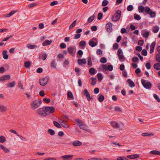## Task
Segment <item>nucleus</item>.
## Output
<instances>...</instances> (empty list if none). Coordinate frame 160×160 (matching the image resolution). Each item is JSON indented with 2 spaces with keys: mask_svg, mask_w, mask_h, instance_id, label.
<instances>
[{
  "mask_svg": "<svg viewBox=\"0 0 160 160\" xmlns=\"http://www.w3.org/2000/svg\"><path fill=\"white\" fill-rule=\"evenodd\" d=\"M145 12L146 14H148L151 18H154L156 15V12L152 11L148 6H146L145 8Z\"/></svg>",
  "mask_w": 160,
  "mask_h": 160,
  "instance_id": "obj_1",
  "label": "nucleus"
},
{
  "mask_svg": "<svg viewBox=\"0 0 160 160\" xmlns=\"http://www.w3.org/2000/svg\"><path fill=\"white\" fill-rule=\"evenodd\" d=\"M121 11L120 10H118L112 16V20L114 22L117 21L120 18L121 15Z\"/></svg>",
  "mask_w": 160,
  "mask_h": 160,
  "instance_id": "obj_2",
  "label": "nucleus"
},
{
  "mask_svg": "<svg viewBox=\"0 0 160 160\" xmlns=\"http://www.w3.org/2000/svg\"><path fill=\"white\" fill-rule=\"evenodd\" d=\"M141 81L143 87L145 88L150 89L151 88L152 85L150 82H146V80L144 79H141Z\"/></svg>",
  "mask_w": 160,
  "mask_h": 160,
  "instance_id": "obj_3",
  "label": "nucleus"
},
{
  "mask_svg": "<svg viewBox=\"0 0 160 160\" xmlns=\"http://www.w3.org/2000/svg\"><path fill=\"white\" fill-rule=\"evenodd\" d=\"M47 116L50 113L54 112L55 111V108L52 106H46L44 108Z\"/></svg>",
  "mask_w": 160,
  "mask_h": 160,
  "instance_id": "obj_4",
  "label": "nucleus"
},
{
  "mask_svg": "<svg viewBox=\"0 0 160 160\" xmlns=\"http://www.w3.org/2000/svg\"><path fill=\"white\" fill-rule=\"evenodd\" d=\"M74 121L76 122L77 124L79 125L80 128L84 130H86V126L84 124L83 122L78 119H75Z\"/></svg>",
  "mask_w": 160,
  "mask_h": 160,
  "instance_id": "obj_5",
  "label": "nucleus"
},
{
  "mask_svg": "<svg viewBox=\"0 0 160 160\" xmlns=\"http://www.w3.org/2000/svg\"><path fill=\"white\" fill-rule=\"evenodd\" d=\"M37 111L38 114L40 116L44 117L47 116V114L46 113L44 108H39L37 109Z\"/></svg>",
  "mask_w": 160,
  "mask_h": 160,
  "instance_id": "obj_6",
  "label": "nucleus"
},
{
  "mask_svg": "<svg viewBox=\"0 0 160 160\" xmlns=\"http://www.w3.org/2000/svg\"><path fill=\"white\" fill-rule=\"evenodd\" d=\"M49 78L48 77H45L39 80V82L40 85L44 86L46 85L48 81Z\"/></svg>",
  "mask_w": 160,
  "mask_h": 160,
  "instance_id": "obj_7",
  "label": "nucleus"
},
{
  "mask_svg": "<svg viewBox=\"0 0 160 160\" xmlns=\"http://www.w3.org/2000/svg\"><path fill=\"white\" fill-rule=\"evenodd\" d=\"M112 23L110 22H108L106 24V30L108 32H111L112 31Z\"/></svg>",
  "mask_w": 160,
  "mask_h": 160,
  "instance_id": "obj_8",
  "label": "nucleus"
},
{
  "mask_svg": "<svg viewBox=\"0 0 160 160\" xmlns=\"http://www.w3.org/2000/svg\"><path fill=\"white\" fill-rule=\"evenodd\" d=\"M89 44L92 47L96 46L98 44V41L95 38H93L89 42Z\"/></svg>",
  "mask_w": 160,
  "mask_h": 160,
  "instance_id": "obj_9",
  "label": "nucleus"
},
{
  "mask_svg": "<svg viewBox=\"0 0 160 160\" xmlns=\"http://www.w3.org/2000/svg\"><path fill=\"white\" fill-rule=\"evenodd\" d=\"M117 53L118 59L120 60H121L124 58V56L123 55V52L121 49H118V50Z\"/></svg>",
  "mask_w": 160,
  "mask_h": 160,
  "instance_id": "obj_10",
  "label": "nucleus"
},
{
  "mask_svg": "<svg viewBox=\"0 0 160 160\" xmlns=\"http://www.w3.org/2000/svg\"><path fill=\"white\" fill-rule=\"evenodd\" d=\"M141 34L144 38L148 37L149 34V32L147 31L146 29L142 30L141 31Z\"/></svg>",
  "mask_w": 160,
  "mask_h": 160,
  "instance_id": "obj_11",
  "label": "nucleus"
},
{
  "mask_svg": "<svg viewBox=\"0 0 160 160\" xmlns=\"http://www.w3.org/2000/svg\"><path fill=\"white\" fill-rule=\"evenodd\" d=\"M83 94L85 96L88 101H89L91 100L90 95L88 90L86 89H84L83 91Z\"/></svg>",
  "mask_w": 160,
  "mask_h": 160,
  "instance_id": "obj_12",
  "label": "nucleus"
},
{
  "mask_svg": "<svg viewBox=\"0 0 160 160\" xmlns=\"http://www.w3.org/2000/svg\"><path fill=\"white\" fill-rule=\"evenodd\" d=\"M31 106L34 109H36L38 108L40 106L39 104H38V101L35 100L33 102L31 103Z\"/></svg>",
  "mask_w": 160,
  "mask_h": 160,
  "instance_id": "obj_13",
  "label": "nucleus"
},
{
  "mask_svg": "<svg viewBox=\"0 0 160 160\" xmlns=\"http://www.w3.org/2000/svg\"><path fill=\"white\" fill-rule=\"evenodd\" d=\"M10 78V75H5L0 77V81H5L6 80L9 79Z\"/></svg>",
  "mask_w": 160,
  "mask_h": 160,
  "instance_id": "obj_14",
  "label": "nucleus"
},
{
  "mask_svg": "<svg viewBox=\"0 0 160 160\" xmlns=\"http://www.w3.org/2000/svg\"><path fill=\"white\" fill-rule=\"evenodd\" d=\"M111 125L114 128H118L120 127V125L115 121L111 122Z\"/></svg>",
  "mask_w": 160,
  "mask_h": 160,
  "instance_id": "obj_15",
  "label": "nucleus"
},
{
  "mask_svg": "<svg viewBox=\"0 0 160 160\" xmlns=\"http://www.w3.org/2000/svg\"><path fill=\"white\" fill-rule=\"evenodd\" d=\"M73 155L71 154H68L62 156V157L64 159V160H71L70 158H71Z\"/></svg>",
  "mask_w": 160,
  "mask_h": 160,
  "instance_id": "obj_16",
  "label": "nucleus"
},
{
  "mask_svg": "<svg viewBox=\"0 0 160 160\" xmlns=\"http://www.w3.org/2000/svg\"><path fill=\"white\" fill-rule=\"evenodd\" d=\"M78 62L79 65H81L82 64L86 63V60L85 58L79 59L78 60Z\"/></svg>",
  "mask_w": 160,
  "mask_h": 160,
  "instance_id": "obj_17",
  "label": "nucleus"
},
{
  "mask_svg": "<svg viewBox=\"0 0 160 160\" xmlns=\"http://www.w3.org/2000/svg\"><path fill=\"white\" fill-rule=\"evenodd\" d=\"M82 143L80 141L76 140L73 142L72 144L74 146H79L82 145Z\"/></svg>",
  "mask_w": 160,
  "mask_h": 160,
  "instance_id": "obj_18",
  "label": "nucleus"
},
{
  "mask_svg": "<svg viewBox=\"0 0 160 160\" xmlns=\"http://www.w3.org/2000/svg\"><path fill=\"white\" fill-rule=\"evenodd\" d=\"M127 82L129 83L130 87L131 88L135 86V83L134 82L132 81L130 79H128L127 80Z\"/></svg>",
  "mask_w": 160,
  "mask_h": 160,
  "instance_id": "obj_19",
  "label": "nucleus"
},
{
  "mask_svg": "<svg viewBox=\"0 0 160 160\" xmlns=\"http://www.w3.org/2000/svg\"><path fill=\"white\" fill-rule=\"evenodd\" d=\"M0 148L3 150L6 153L9 152L10 151L7 148L4 146L2 144H0Z\"/></svg>",
  "mask_w": 160,
  "mask_h": 160,
  "instance_id": "obj_20",
  "label": "nucleus"
},
{
  "mask_svg": "<svg viewBox=\"0 0 160 160\" xmlns=\"http://www.w3.org/2000/svg\"><path fill=\"white\" fill-rule=\"evenodd\" d=\"M7 110V107L2 105H0V112H3Z\"/></svg>",
  "mask_w": 160,
  "mask_h": 160,
  "instance_id": "obj_21",
  "label": "nucleus"
},
{
  "mask_svg": "<svg viewBox=\"0 0 160 160\" xmlns=\"http://www.w3.org/2000/svg\"><path fill=\"white\" fill-rule=\"evenodd\" d=\"M16 84L15 81H13L12 82L9 83L7 84V86L9 88H11L14 87Z\"/></svg>",
  "mask_w": 160,
  "mask_h": 160,
  "instance_id": "obj_22",
  "label": "nucleus"
},
{
  "mask_svg": "<svg viewBox=\"0 0 160 160\" xmlns=\"http://www.w3.org/2000/svg\"><path fill=\"white\" fill-rule=\"evenodd\" d=\"M52 42V41H49V40H45L42 43V45L43 46H46L51 44Z\"/></svg>",
  "mask_w": 160,
  "mask_h": 160,
  "instance_id": "obj_23",
  "label": "nucleus"
},
{
  "mask_svg": "<svg viewBox=\"0 0 160 160\" xmlns=\"http://www.w3.org/2000/svg\"><path fill=\"white\" fill-rule=\"evenodd\" d=\"M149 153L153 155H160V151L156 150H152L149 152Z\"/></svg>",
  "mask_w": 160,
  "mask_h": 160,
  "instance_id": "obj_24",
  "label": "nucleus"
},
{
  "mask_svg": "<svg viewBox=\"0 0 160 160\" xmlns=\"http://www.w3.org/2000/svg\"><path fill=\"white\" fill-rule=\"evenodd\" d=\"M74 49L73 47H69L67 49L68 52L71 54L73 53Z\"/></svg>",
  "mask_w": 160,
  "mask_h": 160,
  "instance_id": "obj_25",
  "label": "nucleus"
},
{
  "mask_svg": "<svg viewBox=\"0 0 160 160\" xmlns=\"http://www.w3.org/2000/svg\"><path fill=\"white\" fill-rule=\"evenodd\" d=\"M3 58L5 59H7L8 58V55L7 54V51L4 50L2 52Z\"/></svg>",
  "mask_w": 160,
  "mask_h": 160,
  "instance_id": "obj_26",
  "label": "nucleus"
},
{
  "mask_svg": "<svg viewBox=\"0 0 160 160\" xmlns=\"http://www.w3.org/2000/svg\"><path fill=\"white\" fill-rule=\"evenodd\" d=\"M57 64L56 63V61L54 60H53L51 63V67L53 68H56Z\"/></svg>",
  "mask_w": 160,
  "mask_h": 160,
  "instance_id": "obj_27",
  "label": "nucleus"
},
{
  "mask_svg": "<svg viewBox=\"0 0 160 160\" xmlns=\"http://www.w3.org/2000/svg\"><path fill=\"white\" fill-rule=\"evenodd\" d=\"M88 65L89 67H91L92 65V58L91 57H89L88 58Z\"/></svg>",
  "mask_w": 160,
  "mask_h": 160,
  "instance_id": "obj_28",
  "label": "nucleus"
},
{
  "mask_svg": "<svg viewBox=\"0 0 160 160\" xmlns=\"http://www.w3.org/2000/svg\"><path fill=\"white\" fill-rule=\"evenodd\" d=\"M114 109V111L116 112H121L122 111V108L119 106H115Z\"/></svg>",
  "mask_w": 160,
  "mask_h": 160,
  "instance_id": "obj_29",
  "label": "nucleus"
},
{
  "mask_svg": "<svg viewBox=\"0 0 160 160\" xmlns=\"http://www.w3.org/2000/svg\"><path fill=\"white\" fill-rule=\"evenodd\" d=\"M153 67L155 69L157 70H160V63H155L154 64Z\"/></svg>",
  "mask_w": 160,
  "mask_h": 160,
  "instance_id": "obj_30",
  "label": "nucleus"
},
{
  "mask_svg": "<svg viewBox=\"0 0 160 160\" xmlns=\"http://www.w3.org/2000/svg\"><path fill=\"white\" fill-rule=\"evenodd\" d=\"M138 10L139 13L143 12L145 11V8L143 6L141 5L138 7Z\"/></svg>",
  "mask_w": 160,
  "mask_h": 160,
  "instance_id": "obj_31",
  "label": "nucleus"
},
{
  "mask_svg": "<svg viewBox=\"0 0 160 160\" xmlns=\"http://www.w3.org/2000/svg\"><path fill=\"white\" fill-rule=\"evenodd\" d=\"M60 123L61 125L65 128H68L69 127L68 125L67 124H66L64 121H62Z\"/></svg>",
  "mask_w": 160,
  "mask_h": 160,
  "instance_id": "obj_32",
  "label": "nucleus"
},
{
  "mask_svg": "<svg viewBox=\"0 0 160 160\" xmlns=\"http://www.w3.org/2000/svg\"><path fill=\"white\" fill-rule=\"evenodd\" d=\"M159 27L158 26H156L155 27H153L152 29L153 32L154 33H157L159 31Z\"/></svg>",
  "mask_w": 160,
  "mask_h": 160,
  "instance_id": "obj_33",
  "label": "nucleus"
},
{
  "mask_svg": "<svg viewBox=\"0 0 160 160\" xmlns=\"http://www.w3.org/2000/svg\"><path fill=\"white\" fill-rule=\"evenodd\" d=\"M89 72L93 75H94L96 74L95 69L93 68H90L89 70Z\"/></svg>",
  "mask_w": 160,
  "mask_h": 160,
  "instance_id": "obj_34",
  "label": "nucleus"
},
{
  "mask_svg": "<svg viewBox=\"0 0 160 160\" xmlns=\"http://www.w3.org/2000/svg\"><path fill=\"white\" fill-rule=\"evenodd\" d=\"M90 79L92 80L91 84L93 85H95L96 83V78L95 77H92Z\"/></svg>",
  "mask_w": 160,
  "mask_h": 160,
  "instance_id": "obj_35",
  "label": "nucleus"
},
{
  "mask_svg": "<svg viewBox=\"0 0 160 160\" xmlns=\"http://www.w3.org/2000/svg\"><path fill=\"white\" fill-rule=\"evenodd\" d=\"M134 18L135 19L139 21L141 19V18L139 15L136 13L134 14Z\"/></svg>",
  "mask_w": 160,
  "mask_h": 160,
  "instance_id": "obj_36",
  "label": "nucleus"
},
{
  "mask_svg": "<svg viewBox=\"0 0 160 160\" xmlns=\"http://www.w3.org/2000/svg\"><path fill=\"white\" fill-rule=\"evenodd\" d=\"M95 18V16L94 15H92V16L89 17L88 19V22L90 23L92 22V21L94 20Z\"/></svg>",
  "mask_w": 160,
  "mask_h": 160,
  "instance_id": "obj_37",
  "label": "nucleus"
},
{
  "mask_svg": "<svg viewBox=\"0 0 160 160\" xmlns=\"http://www.w3.org/2000/svg\"><path fill=\"white\" fill-rule=\"evenodd\" d=\"M98 96L99 97L98 98V100L100 102H102L103 101L105 98L104 96L103 95H99Z\"/></svg>",
  "mask_w": 160,
  "mask_h": 160,
  "instance_id": "obj_38",
  "label": "nucleus"
},
{
  "mask_svg": "<svg viewBox=\"0 0 160 160\" xmlns=\"http://www.w3.org/2000/svg\"><path fill=\"white\" fill-rule=\"evenodd\" d=\"M53 124L55 126H56V127L58 128H61V125L57 122H56L55 121H53Z\"/></svg>",
  "mask_w": 160,
  "mask_h": 160,
  "instance_id": "obj_39",
  "label": "nucleus"
},
{
  "mask_svg": "<svg viewBox=\"0 0 160 160\" xmlns=\"http://www.w3.org/2000/svg\"><path fill=\"white\" fill-rule=\"evenodd\" d=\"M17 12L16 11L13 10L12 11L10 12L9 14H7L6 16L7 17H9L12 15L14 14L15 12Z\"/></svg>",
  "mask_w": 160,
  "mask_h": 160,
  "instance_id": "obj_40",
  "label": "nucleus"
},
{
  "mask_svg": "<svg viewBox=\"0 0 160 160\" xmlns=\"http://www.w3.org/2000/svg\"><path fill=\"white\" fill-rule=\"evenodd\" d=\"M77 22V20L74 21L69 27V29L72 28L75 26Z\"/></svg>",
  "mask_w": 160,
  "mask_h": 160,
  "instance_id": "obj_41",
  "label": "nucleus"
},
{
  "mask_svg": "<svg viewBox=\"0 0 160 160\" xmlns=\"http://www.w3.org/2000/svg\"><path fill=\"white\" fill-rule=\"evenodd\" d=\"M100 62L102 63H104L107 62V60L105 57H102L100 60Z\"/></svg>",
  "mask_w": 160,
  "mask_h": 160,
  "instance_id": "obj_42",
  "label": "nucleus"
},
{
  "mask_svg": "<svg viewBox=\"0 0 160 160\" xmlns=\"http://www.w3.org/2000/svg\"><path fill=\"white\" fill-rule=\"evenodd\" d=\"M97 76L98 78V79L99 81H101L102 80L103 78V76L102 75L101 73H98L97 74Z\"/></svg>",
  "mask_w": 160,
  "mask_h": 160,
  "instance_id": "obj_43",
  "label": "nucleus"
},
{
  "mask_svg": "<svg viewBox=\"0 0 160 160\" xmlns=\"http://www.w3.org/2000/svg\"><path fill=\"white\" fill-rule=\"evenodd\" d=\"M31 63L29 61H27L24 63V66L26 68L29 67Z\"/></svg>",
  "mask_w": 160,
  "mask_h": 160,
  "instance_id": "obj_44",
  "label": "nucleus"
},
{
  "mask_svg": "<svg viewBox=\"0 0 160 160\" xmlns=\"http://www.w3.org/2000/svg\"><path fill=\"white\" fill-rule=\"evenodd\" d=\"M5 141L6 138L2 136H0V142L3 143L5 142Z\"/></svg>",
  "mask_w": 160,
  "mask_h": 160,
  "instance_id": "obj_45",
  "label": "nucleus"
},
{
  "mask_svg": "<svg viewBox=\"0 0 160 160\" xmlns=\"http://www.w3.org/2000/svg\"><path fill=\"white\" fill-rule=\"evenodd\" d=\"M27 47L28 48L33 49L34 48H35L37 47V46H36L35 45L28 44L27 45Z\"/></svg>",
  "mask_w": 160,
  "mask_h": 160,
  "instance_id": "obj_46",
  "label": "nucleus"
},
{
  "mask_svg": "<svg viewBox=\"0 0 160 160\" xmlns=\"http://www.w3.org/2000/svg\"><path fill=\"white\" fill-rule=\"evenodd\" d=\"M48 132L50 135L52 136L54 135L55 134L54 131L51 129H48Z\"/></svg>",
  "mask_w": 160,
  "mask_h": 160,
  "instance_id": "obj_47",
  "label": "nucleus"
},
{
  "mask_svg": "<svg viewBox=\"0 0 160 160\" xmlns=\"http://www.w3.org/2000/svg\"><path fill=\"white\" fill-rule=\"evenodd\" d=\"M108 3V0H104L102 2V5L103 7H105L107 5Z\"/></svg>",
  "mask_w": 160,
  "mask_h": 160,
  "instance_id": "obj_48",
  "label": "nucleus"
},
{
  "mask_svg": "<svg viewBox=\"0 0 160 160\" xmlns=\"http://www.w3.org/2000/svg\"><path fill=\"white\" fill-rule=\"evenodd\" d=\"M133 8V6L132 5H130L128 6L127 7V10L128 11H132Z\"/></svg>",
  "mask_w": 160,
  "mask_h": 160,
  "instance_id": "obj_49",
  "label": "nucleus"
},
{
  "mask_svg": "<svg viewBox=\"0 0 160 160\" xmlns=\"http://www.w3.org/2000/svg\"><path fill=\"white\" fill-rule=\"evenodd\" d=\"M153 135V134H152V133L149 134L148 132L143 133L142 134V135L144 137L148 136H152Z\"/></svg>",
  "mask_w": 160,
  "mask_h": 160,
  "instance_id": "obj_50",
  "label": "nucleus"
},
{
  "mask_svg": "<svg viewBox=\"0 0 160 160\" xmlns=\"http://www.w3.org/2000/svg\"><path fill=\"white\" fill-rule=\"evenodd\" d=\"M156 59L157 62H160V54L159 53L156 54Z\"/></svg>",
  "mask_w": 160,
  "mask_h": 160,
  "instance_id": "obj_51",
  "label": "nucleus"
},
{
  "mask_svg": "<svg viewBox=\"0 0 160 160\" xmlns=\"http://www.w3.org/2000/svg\"><path fill=\"white\" fill-rule=\"evenodd\" d=\"M154 98L158 102H160V99L156 94H154L153 95Z\"/></svg>",
  "mask_w": 160,
  "mask_h": 160,
  "instance_id": "obj_52",
  "label": "nucleus"
},
{
  "mask_svg": "<svg viewBox=\"0 0 160 160\" xmlns=\"http://www.w3.org/2000/svg\"><path fill=\"white\" fill-rule=\"evenodd\" d=\"M142 54L144 56H146L148 54L147 50L145 49H143L142 52Z\"/></svg>",
  "mask_w": 160,
  "mask_h": 160,
  "instance_id": "obj_53",
  "label": "nucleus"
},
{
  "mask_svg": "<svg viewBox=\"0 0 160 160\" xmlns=\"http://www.w3.org/2000/svg\"><path fill=\"white\" fill-rule=\"evenodd\" d=\"M79 45L82 47H85L86 45V42L84 41H81L79 42Z\"/></svg>",
  "mask_w": 160,
  "mask_h": 160,
  "instance_id": "obj_54",
  "label": "nucleus"
},
{
  "mask_svg": "<svg viewBox=\"0 0 160 160\" xmlns=\"http://www.w3.org/2000/svg\"><path fill=\"white\" fill-rule=\"evenodd\" d=\"M145 66L147 69H150L151 68V63L149 62L146 63Z\"/></svg>",
  "mask_w": 160,
  "mask_h": 160,
  "instance_id": "obj_55",
  "label": "nucleus"
},
{
  "mask_svg": "<svg viewBox=\"0 0 160 160\" xmlns=\"http://www.w3.org/2000/svg\"><path fill=\"white\" fill-rule=\"evenodd\" d=\"M60 47L61 48L64 49L66 47V45L64 43H62L60 45Z\"/></svg>",
  "mask_w": 160,
  "mask_h": 160,
  "instance_id": "obj_56",
  "label": "nucleus"
},
{
  "mask_svg": "<svg viewBox=\"0 0 160 160\" xmlns=\"http://www.w3.org/2000/svg\"><path fill=\"white\" fill-rule=\"evenodd\" d=\"M132 159H135L139 157L140 155L139 154H132Z\"/></svg>",
  "mask_w": 160,
  "mask_h": 160,
  "instance_id": "obj_57",
  "label": "nucleus"
},
{
  "mask_svg": "<svg viewBox=\"0 0 160 160\" xmlns=\"http://www.w3.org/2000/svg\"><path fill=\"white\" fill-rule=\"evenodd\" d=\"M81 37V34L79 33H77L76 34L74 37V38L75 39H77Z\"/></svg>",
  "mask_w": 160,
  "mask_h": 160,
  "instance_id": "obj_58",
  "label": "nucleus"
},
{
  "mask_svg": "<svg viewBox=\"0 0 160 160\" xmlns=\"http://www.w3.org/2000/svg\"><path fill=\"white\" fill-rule=\"evenodd\" d=\"M103 14L102 13L99 12L98 15V19L99 20H101Z\"/></svg>",
  "mask_w": 160,
  "mask_h": 160,
  "instance_id": "obj_59",
  "label": "nucleus"
},
{
  "mask_svg": "<svg viewBox=\"0 0 160 160\" xmlns=\"http://www.w3.org/2000/svg\"><path fill=\"white\" fill-rule=\"evenodd\" d=\"M113 67L112 65H109L107 66V70L108 69L110 71H111L113 70Z\"/></svg>",
  "mask_w": 160,
  "mask_h": 160,
  "instance_id": "obj_60",
  "label": "nucleus"
},
{
  "mask_svg": "<svg viewBox=\"0 0 160 160\" xmlns=\"http://www.w3.org/2000/svg\"><path fill=\"white\" fill-rule=\"evenodd\" d=\"M102 69L104 71H106L107 70V67L106 65L104 64H102L101 65Z\"/></svg>",
  "mask_w": 160,
  "mask_h": 160,
  "instance_id": "obj_61",
  "label": "nucleus"
},
{
  "mask_svg": "<svg viewBox=\"0 0 160 160\" xmlns=\"http://www.w3.org/2000/svg\"><path fill=\"white\" fill-rule=\"evenodd\" d=\"M121 32L122 34H124L125 33H127L126 29L125 28H122L121 30Z\"/></svg>",
  "mask_w": 160,
  "mask_h": 160,
  "instance_id": "obj_62",
  "label": "nucleus"
},
{
  "mask_svg": "<svg viewBox=\"0 0 160 160\" xmlns=\"http://www.w3.org/2000/svg\"><path fill=\"white\" fill-rule=\"evenodd\" d=\"M132 60L133 62H137L138 60V58L137 57L135 56L132 58Z\"/></svg>",
  "mask_w": 160,
  "mask_h": 160,
  "instance_id": "obj_63",
  "label": "nucleus"
},
{
  "mask_svg": "<svg viewBox=\"0 0 160 160\" xmlns=\"http://www.w3.org/2000/svg\"><path fill=\"white\" fill-rule=\"evenodd\" d=\"M117 160H128V159L124 157H119L117 158Z\"/></svg>",
  "mask_w": 160,
  "mask_h": 160,
  "instance_id": "obj_64",
  "label": "nucleus"
}]
</instances>
